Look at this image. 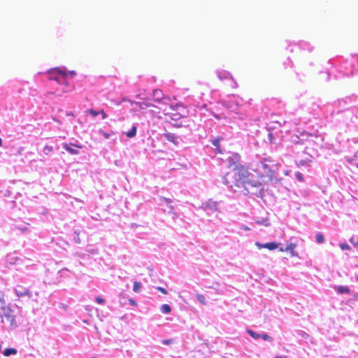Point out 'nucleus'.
Here are the masks:
<instances>
[{
	"instance_id": "obj_1",
	"label": "nucleus",
	"mask_w": 358,
	"mask_h": 358,
	"mask_svg": "<svg viewBox=\"0 0 358 358\" xmlns=\"http://www.w3.org/2000/svg\"><path fill=\"white\" fill-rule=\"evenodd\" d=\"M234 164L223 180L224 182L235 192H240L246 196L262 198L266 191V178L273 176V171L265 162H258L250 171L249 168Z\"/></svg>"
},
{
	"instance_id": "obj_2",
	"label": "nucleus",
	"mask_w": 358,
	"mask_h": 358,
	"mask_svg": "<svg viewBox=\"0 0 358 358\" xmlns=\"http://www.w3.org/2000/svg\"><path fill=\"white\" fill-rule=\"evenodd\" d=\"M178 107V105L173 102L169 97H165L157 108L165 115H174L173 112Z\"/></svg>"
},
{
	"instance_id": "obj_3",
	"label": "nucleus",
	"mask_w": 358,
	"mask_h": 358,
	"mask_svg": "<svg viewBox=\"0 0 358 358\" xmlns=\"http://www.w3.org/2000/svg\"><path fill=\"white\" fill-rule=\"evenodd\" d=\"M318 137L319 135L317 131L309 133L304 131L300 133L299 138L302 143H303L305 141H314V139H316Z\"/></svg>"
},
{
	"instance_id": "obj_4",
	"label": "nucleus",
	"mask_w": 358,
	"mask_h": 358,
	"mask_svg": "<svg viewBox=\"0 0 358 358\" xmlns=\"http://www.w3.org/2000/svg\"><path fill=\"white\" fill-rule=\"evenodd\" d=\"M15 292L19 298H24L26 296L30 298L31 296L29 289L22 285H17L15 287Z\"/></svg>"
},
{
	"instance_id": "obj_5",
	"label": "nucleus",
	"mask_w": 358,
	"mask_h": 358,
	"mask_svg": "<svg viewBox=\"0 0 358 358\" xmlns=\"http://www.w3.org/2000/svg\"><path fill=\"white\" fill-rule=\"evenodd\" d=\"M62 72L63 71L59 69H53L48 72V78L49 80H53L58 83L60 78H64Z\"/></svg>"
},
{
	"instance_id": "obj_6",
	"label": "nucleus",
	"mask_w": 358,
	"mask_h": 358,
	"mask_svg": "<svg viewBox=\"0 0 358 358\" xmlns=\"http://www.w3.org/2000/svg\"><path fill=\"white\" fill-rule=\"evenodd\" d=\"M255 245L259 249L266 248L269 250H273L278 248L279 243L276 242H270L266 243H255Z\"/></svg>"
},
{
	"instance_id": "obj_7",
	"label": "nucleus",
	"mask_w": 358,
	"mask_h": 358,
	"mask_svg": "<svg viewBox=\"0 0 358 358\" xmlns=\"http://www.w3.org/2000/svg\"><path fill=\"white\" fill-rule=\"evenodd\" d=\"M152 95H153L154 100L159 103H161L162 101H163V99H164L166 97V96H164V94H163L162 90H158V89L153 90Z\"/></svg>"
},
{
	"instance_id": "obj_8",
	"label": "nucleus",
	"mask_w": 358,
	"mask_h": 358,
	"mask_svg": "<svg viewBox=\"0 0 358 358\" xmlns=\"http://www.w3.org/2000/svg\"><path fill=\"white\" fill-rule=\"evenodd\" d=\"M296 248V244L295 243H288L287 247L285 248V250L286 252H289L292 256H295L294 250Z\"/></svg>"
},
{
	"instance_id": "obj_9",
	"label": "nucleus",
	"mask_w": 358,
	"mask_h": 358,
	"mask_svg": "<svg viewBox=\"0 0 358 358\" xmlns=\"http://www.w3.org/2000/svg\"><path fill=\"white\" fill-rule=\"evenodd\" d=\"M336 290L339 294H348V293H350V289L346 286H338V287H336Z\"/></svg>"
},
{
	"instance_id": "obj_10",
	"label": "nucleus",
	"mask_w": 358,
	"mask_h": 358,
	"mask_svg": "<svg viewBox=\"0 0 358 358\" xmlns=\"http://www.w3.org/2000/svg\"><path fill=\"white\" fill-rule=\"evenodd\" d=\"M255 223L257 224L264 225L265 227L270 226V222H269V219L268 217L264 218L261 220H255Z\"/></svg>"
},
{
	"instance_id": "obj_11",
	"label": "nucleus",
	"mask_w": 358,
	"mask_h": 358,
	"mask_svg": "<svg viewBox=\"0 0 358 358\" xmlns=\"http://www.w3.org/2000/svg\"><path fill=\"white\" fill-rule=\"evenodd\" d=\"M136 130H137V128L135 125H134L131 129L127 131L126 133V136L128 137V138H133L136 136Z\"/></svg>"
},
{
	"instance_id": "obj_12",
	"label": "nucleus",
	"mask_w": 358,
	"mask_h": 358,
	"mask_svg": "<svg viewBox=\"0 0 358 358\" xmlns=\"http://www.w3.org/2000/svg\"><path fill=\"white\" fill-rule=\"evenodd\" d=\"M164 136L169 141L173 142L174 144L177 143L176 137L174 136V134H170V133H166V134H164Z\"/></svg>"
},
{
	"instance_id": "obj_13",
	"label": "nucleus",
	"mask_w": 358,
	"mask_h": 358,
	"mask_svg": "<svg viewBox=\"0 0 358 358\" xmlns=\"http://www.w3.org/2000/svg\"><path fill=\"white\" fill-rule=\"evenodd\" d=\"M17 354V350L15 348H7L3 352V355L6 357H8L10 355H15Z\"/></svg>"
},
{
	"instance_id": "obj_14",
	"label": "nucleus",
	"mask_w": 358,
	"mask_h": 358,
	"mask_svg": "<svg viewBox=\"0 0 358 358\" xmlns=\"http://www.w3.org/2000/svg\"><path fill=\"white\" fill-rule=\"evenodd\" d=\"M160 310L161 311L164 313V314H168L171 311V308L169 305L168 304H163L161 307H160Z\"/></svg>"
},
{
	"instance_id": "obj_15",
	"label": "nucleus",
	"mask_w": 358,
	"mask_h": 358,
	"mask_svg": "<svg viewBox=\"0 0 358 358\" xmlns=\"http://www.w3.org/2000/svg\"><path fill=\"white\" fill-rule=\"evenodd\" d=\"M205 209H212V208H214L215 210H217V203L216 202H211V201H209V202H207L205 203V206H204Z\"/></svg>"
},
{
	"instance_id": "obj_16",
	"label": "nucleus",
	"mask_w": 358,
	"mask_h": 358,
	"mask_svg": "<svg viewBox=\"0 0 358 358\" xmlns=\"http://www.w3.org/2000/svg\"><path fill=\"white\" fill-rule=\"evenodd\" d=\"M212 144L216 148L217 153H222V150L220 148V138H215L212 141Z\"/></svg>"
},
{
	"instance_id": "obj_17",
	"label": "nucleus",
	"mask_w": 358,
	"mask_h": 358,
	"mask_svg": "<svg viewBox=\"0 0 358 358\" xmlns=\"http://www.w3.org/2000/svg\"><path fill=\"white\" fill-rule=\"evenodd\" d=\"M64 148H65L66 150H67L69 153H71L72 155H77L78 153V151L77 150L72 148L68 144H64Z\"/></svg>"
},
{
	"instance_id": "obj_18",
	"label": "nucleus",
	"mask_w": 358,
	"mask_h": 358,
	"mask_svg": "<svg viewBox=\"0 0 358 358\" xmlns=\"http://www.w3.org/2000/svg\"><path fill=\"white\" fill-rule=\"evenodd\" d=\"M62 76L64 78H60L59 80H58L59 84H64L65 85H68L67 83V73L65 71L62 72Z\"/></svg>"
},
{
	"instance_id": "obj_19",
	"label": "nucleus",
	"mask_w": 358,
	"mask_h": 358,
	"mask_svg": "<svg viewBox=\"0 0 358 358\" xmlns=\"http://www.w3.org/2000/svg\"><path fill=\"white\" fill-rule=\"evenodd\" d=\"M315 239L318 243H322L324 241V237L321 233H318L316 234Z\"/></svg>"
},
{
	"instance_id": "obj_20",
	"label": "nucleus",
	"mask_w": 358,
	"mask_h": 358,
	"mask_svg": "<svg viewBox=\"0 0 358 358\" xmlns=\"http://www.w3.org/2000/svg\"><path fill=\"white\" fill-rule=\"evenodd\" d=\"M141 284L139 282L135 281L134 282L133 290L135 292H138L141 290Z\"/></svg>"
},
{
	"instance_id": "obj_21",
	"label": "nucleus",
	"mask_w": 358,
	"mask_h": 358,
	"mask_svg": "<svg viewBox=\"0 0 358 358\" xmlns=\"http://www.w3.org/2000/svg\"><path fill=\"white\" fill-rule=\"evenodd\" d=\"M196 298L198 299V301L203 305H206V299H205V296L202 294H196Z\"/></svg>"
},
{
	"instance_id": "obj_22",
	"label": "nucleus",
	"mask_w": 358,
	"mask_h": 358,
	"mask_svg": "<svg viewBox=\"0 0 358 358\" xmlns=\"http://www.w3.org/2000/svg\"><path fill=\"white\" fill-rule=\"evenodd\" d=\"M247 332L248 333V334L250 336H252L255 339H258V338H260V334H258L255 333V331H252L250 329H248Z\"/></svg>"
},
{
	"instance_id": "obj_23",
	"label": "nucleus",
	"mask_w": 358,
	"mask_h": 358,
	"mask_svg": "<svg viewBox=\"0 0 358 358\" xmlns=\"http://www.w3.org/2000/svg\"><path fill=\"white\" fill-rule=\"evenodd\" d=\"M53 150V148L51 146V145H45V147L43 148V152L45 155H48L50 154V152H52Z\"/></svg>"
},
{
	"instance_id": "obj_24",
	"label": "nucleus",
	"mask_w": 358,
	"mask_h": 358,
	"mask_svg": "<svg viewBox=\"0 0 358 358\" xmlns=\"http://www.w3.org/2000/svg\"><path fill=\"white\" fill-rule=\"evenodd\" d=\"M17 259H18L17 257L13 258L11 255H7V257H6L7 262L10 264H15V261H17Z\"/></svg>"
},
{
	"instance_id": "obj_25",
	"label": "nucleus",
	"mask_w": 358,
	"mask_h": 358,
	"mask_svg": "<svg viewBox=\"0 0 358 358\" xmlns=\"http://www.w3.org/2000/svg\"><path fill=\"white\" fill-rule=\"evenodd\" d=\"M87 113L91 115L92 117H96L99 114V111H96L92 108L87 110Z\"/></svg>"
},
{
	"instance_id": "obj_26",
	"label": "nucleus",
	"mask_w": 358,
	"mask_h": 358,
	"mask_svg": "<svg viewBox=\"0 0 358 358\" xmlns=\"http://www.w3.org/2000/svg\"><path fill=\"white\" fill-rule=\"evenodd\" d=\"M260 338H262V339H264V341H272L273 338L272 337H271L270 336L266 334H260Z\"/></svg>"
},
{
	"instance_id": "obj_27",
	"label": "nucleus",
	"mask_w": 358,
	"mask_h": 358,
	"mask_svg": "<svg viewBox=\"0 0 358 358\" xmlns=\"http://www.w3.org/2000/svg\"><path fill=\"white\" fill-rule=\"evenodd\" d=\"M96 301L99 304H103L105 303L104 299L102 297H101V296H96Z\"/></svg>"
},
{
	"instance_id": "obj_28",
	"label": "nucleus",
	"mask_w": 358,
	"mask_h": 358,
	"mask_svg": "<svg viewBox=\"0 0 358 358\" xmlns=\"http://www.w3.org/2000/svg\"><path fill=\"white\" fill-rule=\"evenodd\" d=\"M157 289L164 294H166L168 293L167 291L162 287H157Z\"/></svg>"
},
{
	"instance_id": "obj_29",
	"label": "nucleus",
	"mask_w": 358,
	"mask_h": 358,
	"mask_svg": "<svg viewBox=\"0 0 358 358\" xmlns=\"http://www.w3.org/2000/svg\"><path fill=\"white\" fill-rule=\"evenodd\" d=\"M173 341L172 339H164L162 341V343L166 345H169L173 343Z\"/></svg>"
},
{
	"instance_id": "obj_30",
	"label": "nucleus",
	"mask_w": 358,
	"mask_h": 358,
	"mask_svg": "<svg viewBox=\"0 0 358 358\" xmlns=\"http://www.w3.org/2000/svg\"><path fill=\"white\" fill-rule=\"evenodd\" d=\"M296 177L300 181H303V180L302 174L300 172L296 173Z\"/></svg>"
},
{
	"instance_id": "obj_31",
	"label": "nucleus",
	"mask_w": 358,
	"mask_h": 358,
	"mask_svg": "<svg viewBox=\"0 0 358 358\" xmlns=\"http://www.w3.org/2000/svg\"><path fill=\"white\" fill-rule=\"evenodd\" d=\"M99 114L101 115L102 119H105L107 117V114L104 112L103 109L99 111Z\"/></svg>"
},
{
	"instance_id": "obj_32",
	"label": "nucleus",
	"mask_w": 358,
	"mask_h": 358,
	"mask_svg": "<svg viewBox=\"0 0 358 358\" xmlns=\"http://www.w3.org/2000/svg\"><path fill=\"white\" fill-rule=\"evenodd\" d=\"M228 76H229V74H228V73H226L223 77H222V76H220V73H219V76H220V80H222L223 78H227Z\"/></svg>"
},
{
	"instance_id": "obj_33",
	"label": "nucleus",
	"mask_w": 358,
	"mask_h": 358,
	"mask_svg": "<svg viewBox=\"0 0 358 358\" xmlns=\"http://www.w3.org/2000/svg\"><path fill=\"white\" fill-rule=\"evenodd\" d=\"M102 135H103L106 138H109V136H110V134H109L106 133V132H103V131H102Z\"/></svg>"
},
{
	"instance_id": "obj_34",
	"label": "nucleus",
	"mask_w": 358,
	"mask_h": 358,
	"mask_svg": "<svg viewBox=\"0 0 358 358\" xmlns=\"http://www.w3.org/2000/svg\"><path fill=\"white\" fill-rule=\"evenodd\" d=\"M277 122L279 123L280 125H283L285 124L286 121L285 120L282 119L281 121H279Z\"/></svg>"
},
{
	"instance_id": "obj_35",
	"label": "nucleus",
	"mask_w": 358,
	"mask_h": 358,
	"mask_svg": "<svg viewBox=\"0 0 358 358\" xmlns=\"http://www.w3.org/2000/svg\"><path fill=\"white\" fill-rule=\"evenodd\" d=\"M129 301H130L131 305H133V306H136V301L134 299H130Z\"/></svg>"
},
{
	"instance_id": "obj_36",
	"label": "nucleus",
	"mask_w": 358,
	"mask_h": 358,
	"mask_svg": "<svg viewBox=\"0 0 358 358\" xmlns=\"http://www.w3.org/2000/svg\"><path fill=\"white\" fill-rule=\"evenodd\" d=\"M163 200L166 203H170L171 201H169V199H166V198H164Z\"/></svg>"
},
{
	"instance_id": "obj_37",
	"label": "nucleus",
	"mask_w": 358,
	"mask_h": 358,
	"mask_svg": "<svg viewBox=\"0 0 358 358\" xmlns=\"http://www.w3.org/2000/svg\"><path fill=\"white\" fill-rule=\"evenodd\" d=\"M21 231H27L28 230V228L27 227H25V228H20V229Z\"/></svg>"
},
{
	"instance_id": "obj_38",
	"label": "nucleus",
	"mask_w": 358,
	"mask_h": 358,
	"mask_svg": "<svg viewBox=\"0 0 358 358\" xmlns=\"http://www.w3.org/2000/svg\"><path fill=\"white\" fill-rule=\"evenodd\" d=\"M279 251H280V252H286V250H285V248H280L279 249Z\"/></svg>"
},
{
	"instance_id": "obj_39",
	"label": "nucleus",
	"mask_w": 358,
	"mask_h": 358,
	"mask_svg": "<svg viewBox=\"0 0 358 358\" xmlns=\"http://www.w3.org/2000/svg\"><path fill=\"white\" fill-rule=\"evenodd\" d=\"M341 248H342L343 249H345V248H348V245H346V246H345V245H341Z\"/></svg>"
},
{
	"instance_id": "obj_40",
	"label": "nucleus",
	"mask_w": 358,
	"mask_h": 358,
	"mask_svg": "<svg viewBox=\"0 0 358 358\" xmlns=\"http://www.w3.org/2000/svg\"><path fill=\"white\" fill-rule=\"evenodd\" d=\"M275 358H287V357H280V356H275Z\"/></svg>"
},
{
	"instance_id": "obj_41",
	"label": "nucleus",
	"mask_w": 358,
	"mask_h": 358,
	"mask_svg": "<svg viewBox=\"0 0 358 358\" xmlns=\"http://www.w3.org/2000/svg\"><path fill=\"white\" fill-rule=\"evenodd\" d=\"M145 106H146L147 107H150V106H151L152 105H151L150 103H148V104H145Z\"/></svg>"
},
{
	"instance_id": "obj_42",
	"label": "nucleus",
	"mask_w": 358,
	"mask_h": 358,
	"mask_svg": "<svg viewBox=\"0 0 358 358\" xmlns=\"http://www.w3.org/2000/svg\"><path fill=\"white\" fill-rule=\"evenodd\" d=\"M71 74L72 76H74L76 73H75V72H74V71H71Z\"/></svg>"
},
{
	"instance_id": "obj_43",
	"label": "nucleus",
	"mask_w": 358,
	"mask_h": 358,
	"mask_svg": "<svg viewBox=\"0 0 358 358\" xmlns=\"http://www.w3.org/2000/svg\"><path fill=\"white\" fill-rule=\"evenodd\" d=\"M1 145H2V140H1V138H0V146H1Z\"/></svg>"
},
{
	"instance_id": "obj_44",
	"label": "nucleus",
	"mask_w": 358,
	"mask_h": 358,
	"mask_svg": "<svg viewBox=\"0 0 358 358\" xmlns=\"http://www.w3.org/2000/svg\"><path fill=\"white\" fill-rule=\"evenodd\" d=\"M73 146H76V145L73 144ZM76 147L79 148H81L82 146H80V145H76Z\"/></svg>"
},
{
	"instance_id": "obj_45",
	"label": "nucleus",
	"mask_w": 358,
	"mask_h": 358,
	"mask_svg": "<svg viewBox=\"0 0 358 358\" xmlns=\"http://www.w3.org/2000/svg\"><path fill=\"white\" fill-rule=\"evenodd\" d=\"M244 229H245V230H250V228H249V227H244Z\"/></svg>"
},
{
	"instance_id": "obj_46",
	"label": "nucleus",
	"mask_w": 358,
	"mask_h": 358,
	"mask_svg": "<svg viewBox=\"0 0 358 358\" xmlns=\"http://www.w3.org/2000/svg\"><path fill=\"white\" fill-rule=\"evenodd\" d=\"M357 281H358V275L357 276Z\"/></svg>"
}]
</instances>
